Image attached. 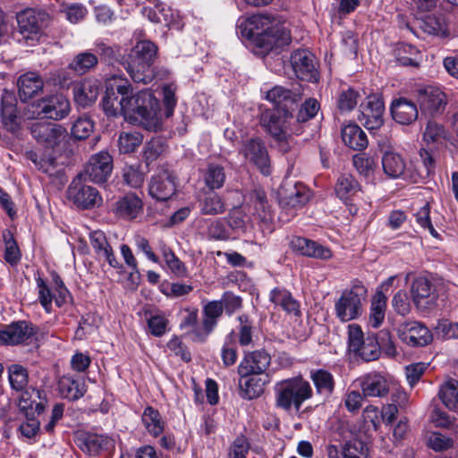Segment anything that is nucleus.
<instances>
[{
  "label": "nucleus",
  "instance_id": "obj_1",
  "mask_svg": "<svg viewBox=\"0 0 458 458\" xmlns=\"http://www.w3.org/2000/svg\"><path fill=\"white\" fill-rule=\"evenodd\" d=\"M132 91V86L126 79L113 77L106 83L102 98L103 111L109 117L122 115L131 124L157 131L161 126L158 100L149 89L136 94Z\"/></svg>",
  "mask_w": 458,
  "mask_h": 458
},
{
  "label": "nucleus",
  "instance_id": "obj_2",
  "mask_svg": "<svg viewBox=\"0 0 458 458\" xmlns=\"http://www.w3.org/2000/svg\"><path fill=\"white\" fill-rule=\"evenodd\" d=\"M237 33L267 51L289 44L290 32L283 26L280 17L258 13L247 18H240Z\"/></svg>",
  "mask_w": 458,
  "mask_h": 458
},
{
  "label": "nucleus",
  "instance_id": "obj_3",
  "mask_svg": "<svg viewBox=\"0 0 458 458\" xmlns=\"http://www.w3.org/2000/svg\"><path fill=\"white\" fill-rule=\"evenodd\" d=\"M247 213L241 208H233L227 217L228 225L234 231L246 232L252 227L250 214L256 216L260 222L268 224L271 221L266 193L261 188H255L245 197Z\"/></svg>",
  "mask_w": 458,
  "mask_h": 458
},
{
  "label": "nucleus",
  "instance_id": "obj_4",
  "mask_svg": "<svg viewBox=\"0 0 458 458\" xmlns=\"http://www.w3.org/2000/svg\"><path fill=\"white\" fill-rule=\"evenodd\" d=\"M312 395L310 384L301 376L277 381L274 386L275 405L285 411H298Z\"/></svg>",
  "mask_w": 458,
  "mask_h": 458
},
{
  "label": "nucleus",
  "instance_id": "obj_5",
  "mask_svg": "<svg viewBox=\"0 0 458 458\" xmlns=\"http://www.w3.org/2000/svg\"><path fill=\"white\" fill-rule=\"evenodd\" d=\"M366 296V287L361 283H354L350 289L344 291L335 302L336 317L342 322L358 318L362 314V301Z\"/></svg>",
  "mask_w": 458,
  "mask_h": 458
},
{
  "label": "nucleus",
  "instance_id": "obj_6",
  "mask_svg": "<svg viewBox=\"0 0 458 458\" xmlns=\"http://www.w3.org/2000/svg\"><path fill=\"white\" fill-rule=\"evenodd\" d=\"M31 107L33 114L37 117L55 121L65 118L71 111L68 98L59 93L48 95L37 100Z\"/></svg>",
  "mask_w": 458,
  "mask_h": 458
},
{
  "label": "nucleus",
  "instance_id": "obj_7",
  "mask_svg": "<svg viewBox=\"0 0 458 458\" xmlns=\"http://www.w3.org/2000/svg\"><path fill=\"white\" fill-rule=\"evenodd\" d=\"M113 171V157L107 151H100L89 158L80 177L84 181L103 183L107 181Z\"/></svg>",
  "mask_w": 458,
  "mask_h": 458
},
{
  "label": "nucleus",
  "instance_id": "obj_8",
  "mask_svg": "<svg viewBox=\"0 0 458 458\" xmlns=\"http://www.w3.org/2000/svg\"><path fill=\"white\" fill-rule=\"evenodd\" d=\"M83 177L78 174L72 180L67 190V197L78 208L83 209L92 208L99 206L102 202V198L98 190L92 186L85 185L81 182Z\"/></svg>",
  "mask_w": 458,
  "mask_h": 458
},
{
  "label": "nucleus",
  "instance_id": "obj_9",
  "mask_svg": "<svg viewBox=\"0 0 458 458\" xmlns=\"http://www.w3.org/2000/svg\"><path fill=\"white\" fill-rule=\"evenodd\" d=\"M245 160L254 165L264 175L271 174L270 157L262 140L255 138L246 140L240 149Z\"/></svg>",
  "mask_w": 458,
  "mask_h": 458
},
{
  "label": "nucleus",
  "instance_id": "obj_10",
  "mask_svg": "<svg viewBox=\"0 0 458 458\" xmlns=\"http://www.w3.org/2000/svg\"><path fill=\"white\" fill-rule=\"evenodd\" d=\"M399 338L411 347H423L429 344L433 335L429 329L418 321H407L397 327Z\"/></svg>",
  "mask_w": 458,
  "mask_h": 458
},
{
  "label": "nucleus",
  "instance_id": "obj_11",
  "mask_svg": "<svg viewBox=\"0 0 458 458\" xmlns=\"http://www.w3.org/2000/svg\"><path fill=\"white\" fill-rule=\"evenodd\" d=\"M292 119L290 111L266 110L261 114L260 123L275 140H281L289 132Z\"/></svg>",
  "mask_w": 458,
  "mask_h": 458
},
{
  "label": "nucleus",
  "instance_id": "obj_12",
  "mask_svg": "<svg viewBox=\"0 0 458 458\" xmlns=\"http://www.w3.org/2000/svg\"><path fill=\"white\" fill-rule=\"evenodd\" d=\"M359 121L368 130H376L383 125L385 110L383 100L377 95H370L360 105Z\"/></svg>",
  "mask_w": 458,
  "mask_h": 458
},
{
  "label": "nucleus",
  "instance_id": "obj_13",
  "mask_svg": "<svg viewBox=\"0 0 458 458\" xmlns=\"http://www.w3.org/2000/svg\"><path fill=\"white\" fill-rule=\"evenodd\" d=\"M417 97L421 112L428 115L441 114L447 104L444 91L435 86L420 89Z\"/></svg>",
  "mask_w": 458,
  "mask_h": 458
},
{
  "label": "nucleus",
  "instance_id": "obj_14",
  "mask_svg": "<svg viewBox=\"0 0 458 458\" xmlns=\"http://www.w3.org/2000/svg\"><path fill=\"white\" fill-rule=\"evenodd\" d=\"M33 138L47 148L58 146L65 138L66 130L60 124L36 122L30 127Z\"/></svg>",
  "mask_w": 458,
  "mask_h": 458
},
{
  "label": "nucleus",
  "instance_id": "obj_15",
  "mask_svg": "<svg viewBox=\"0 0 458 458\" xmlns=\"http://www.w3.org/2000/svg\"><path fill=\"white\" fill-rule=\"evenodd\" d=\"M291 64L295 75L308 81H317L318 72L316 66L315 56L306 49H298L292 54Z\"/></svg>",
  "mask_w": 458,
  "mask_h": 458
},
{
  "label": "nucleus",
  "instance_id": "obj_16",
  "mask_svg": "<svg viewBox=\"0 0 458 458\" xmlns=\"http://www.w3.org/2000/svg\"><path fill=\"white\" fill-rule=\"evenodd\" d=\"M271 361L270 355L265 351L258 350L246 352L237 367L240 377L251 374L264 375Z\"/></svg>",
  "mask_w": 458,
  "mask_h": 458
},
{
  "label": "nucleus",
  "instance_id": "obj_17",
  "mask_svg": "<svg viewBox=\"0 0 458 458\" xmlns=\"http://www.w3.org/2000/svg\"><path fill=\"white\" fill-rule=\"evenodd\" d=\"M47 14L34 9H27L17 14L18 28L26 38H33L39 34L47 20Z\"/></svg>",
  "mask_w": 458,
  "mask_h": 458
},
{
  "label": "nucleus",
  "instance_id": "obj_18",
  "mask_svg": "<svg viewBox=\"0 0 458 458\" xmlns=\"http://www.w3.org/2000/svg\"><path fill=\"white\" fill-rule=\"evenodd\" d=\"M223 304L219 301H208L203 307L202 332L193 330L192 340L202 342L213 331L217 325L218 318L223 314Z\"/></svg>",
  "mask_w": 458,
  "mask_h": 458
},
{
  "label": "nucleus",
  "instance_id": "obj_19",
  "mask_svg": "<svg viewBox=\"0 0 458 458\" xmlns=\"http://www.w3.org/2000/svg\"><path fill=\"white\" fill-rule=\"evenodd\" d=\"M33 335V327L28 322H13L0 329V345H17L27 341Z\"/></svg>",
  "mask_w": 458,
  "mask_h": 458
},
{
  "label": "nucleus",
  "instance_id": "obj_20",
  "mask_svg": "<svg viewBox=\"0 0 458 458\" xmlns=\"http://www.w3.org/2000/svg\"><path fill=\"white\" fill-rule=\"evenodd\" d=\"M148 191L157 200L169 199L175 193L174 176L167 170L159 172L152 176Z\"/></svg>",
  "mask_w": 458,
  "mask_h": 458
},
{
  "label": "nucleus",
  "instance_id": "obj_21",
  "mask_svg": "<svg viewBox=\"0 0 458 458\" xmlns=\"http://www.w3.org/2000/svg\"><path fill=\"white\" fill-rule=\"evenodd\" d=\"M411 293L412 301L419 309L431 307L437 299L435 288L425 277H418L413 281Z\"/></svg>",
  "mask_w": 458,
  "mask_h": 458
},
{
  "label": "nucleus",
  "instance_id": "obj_22",
  "mask_svg": "<svg viewBox=\"0 0 458 458\" xmlns=\"http://www.w3.org/2000/svg\"><path fill=\"white\" fill-rule=\"evenodd\" d=\"M290 247L296 253L309 258L328 259L332 257L330 249L304 237L293 236Z\"/></svg>",
  "mask_w": 458,
  "mask_h": 458
},
{
  "label": "nucleus",
  "instance_id": "obj_23",
  "mask_svg": "<svg viewBox=\"0 0 458 458\" xmlns=\"http://www.w3.org/2000/svg\"><path fill=\"white\" fill-rule=\"evenodd\" d=\"M364 397H384L388 394L389 384L386 376L371 372L359 378Z\"/></svg>",
  "mask_w": 458,
  "mask_h": 458
},
{
  "label": "nucleus",
  "instance_id": "obj_24",
  "mask_svg": "<svg viewBox=\"0 0 458 458\" xmlns=\"http://www.w3.org/2000/svg\"><path fill=\"white\" fill-rule=\"evenodd\" d=\"M89 242L98 260L104 259L114 268H123V265L116 259L113 249L102 231L97 230L91 232L89 233Z\"/></svg>",
  "mask_w": 458,
  "mask_h": 458
},
{
  "label": "nucleus",
  "instance_id": "obj_25",
  "mask_svg": "<svg viewBox=\"0 0 458 458\" xmlns=\"http://www.w3.org/2000/svg\"><path fill=\"white\" fill-rule=\"evenodd\" d=\"M382 166L384 173L391 178L415 180L413 173L407 169L406 162L399 153L386 151L382 157Z\"/></svg>",
  "mask_w": 458,
  "mask_h": 458
},
{
  "label": "nucleus",
  "instance_id": "obj_26",
  "mask_svg": "<svg viewBox=\"0 0 458 458\" xmlns=\"http://www.w3.org/2000/svg\"><path fill=\"white\" fill-rule=\"evenodd\" d=\"M100 90V82L95 79H85L74 84L72 92L77 105L82 107L95 103Z\"/></svg>",
  "mask_w": 458,
  "mask_h": 458
},
{
  "label": "nucleus",
  "instance_id": "obj_27",
  "mask_svg": "<svg viewBox=\"0 0 458 458\" xmlns=\"http://www.w3.org/2000/svg\"><path fill=\"white\" fill-rule=\"evenodd\" d=\"M393 119L400 124H411L418 118V107L416 104L405 98H399L391 105Z\"/></svg>",
  "mask_w": 458,
  "mask_h": 458
},
{
  "label": "nucleus",
  "instance_id": "obj_28",
  "mask_svg": "<svg viewBox=\"0 0 458 458\" xmlns=\"http://www.w3.org/2000/svg\"><path fill=\"white\" fill-rule=\"evenodd\" d=\"M112 440L105 435L83 432L77 436L76 445L84 453L97 455L102 450L107 449Z\"/></svg>",
  "mask_w": 458,
  "mask_h": 458
},
{
  "label": "nucleus",
  "instance_id": "obj_29",
  "mask_svg": "<svg viewBox=\"0 0 458 458\" xmlns=\"http://www.w3.org/2000/svg\"><path fill=\"white\" fill-rule=\"evenodd\" d=\"M262 92L265 94V99L275 106V110L290 111V108L297 101V95L282 86H275L267 90L262 89Z\"/></svg>",
  "mask_w": 458,
  "mask_h": 458
},
{
  "label": "nucleus",
  "instance_id": "obj_30",
  "mask_svg": "<svg viewBox=\"0 0 458 458\" xmlns=\"http://www.w3.org/2000/svg\"><path fill=\"white\" fill-rule=\"evenodd\" d=\"M18 92L21 101L25 102L42 90L44 82L36 72H26L18 79Z\"/></svg>",
  "mask_w": 458,
  "mask_h": 458
},
{
  "label": "nucleus",
  "instance_id": "obj_31",
  "mask_svg": "<svg viewBox=\"0 0 458 458\" xmlns=\"http://www.w3.org/2000/svg\"><path fill=\"white\" fill-rule=\"evenodd\" d=\"M19 398V407L24 411H34L38 414L44 411L46 407V397L43 391L36 388H28L21 391Z\"/></svg>",
  "mask_w": 458,
  "mask_h": 458
},
{
  "label": "nucleus",
  "instance_id": "obj_32",
  "mask_svg": "<svg viewBox=\"0 0 458 458\" xmlns=\"http://www.w3.org/2000/svg\"><path fill=\"white\" fill-rule=\"evenodd\" d=\"M267 375L251 374L250 376L240 377L239 386L243 393V397L252 400L260 396L267 382Z\"/></svg>",
  "mask_w": 458,
  "mask_h": 458
},
{
  "label": "nucleus",
  "instance_id": "obj_33",
  "mask_svg": "<svg viewBox=\"0 0 458 458\" xmlns=\"http://www.w3.org/2000/svg\"><path fill=\"white\" fill-rule=\"evenodd\" d=\"M269 300L276 306L281 307L282 310L288 314L293 316L301 315L299 301L295 300L292 293L284 288H274L270 292Z\"/></svg>",
  "mask_w": 458,
  "mask_h": 458
},
{
  "label": "nucleus",
  "instance_id": "obj_34",
  "mask_svg": "<svg viewBox=\"0 0 458 458\" xmlns=\"http://www.w3.org/2000/svg\"><path fill=\"white\" fill-rule=\"evenodd\" d=\"M116 213L126 219H134L143 211V203L135 194H127L115 203Z\"/></svg>",
  "mask_w": 458,
  "mask_h": 458
},
{
  "label": "nucleus",
  "instance_id": "obj_35",
  "mask_svg": "<svg viewBox=\"0 0 458 458\" xmlns=\"http://www.w3.org/2000/svg\"><path fill=\"white\" fill-rule=\"evenodd\" d=\"M125 69L131 80L137 83L148 84L155 78L153 65L139 59H130Z\"/></svg>",
  "mask_w": 458,
  "mask_h": 458
},
{
  "label": "nucleus",
  "instance_id": "obj_36",
  "mask_svg": "<svg viewBox=\"0 0 458 458\" xmlns=\"http://www.w3.org/2000/svg\"><path fill=\"white\" fill-rule=\"evenodd\" d=\"M58 389L62 397L71 401L80 399L86 393L85 384L69 375H64L60 377Z\"/></svg>",
  "mask_w": 458,
  "mask_h": 458
},
{
  "label": "nucleus",
  "instance_id": "obj_37",
  "mask_svg": "<svg viewBox=\"0 0 458 458\" xmlns=\"http://www.w3.org/2000/svg\"><path fill=\"white\" fill-rule=\"evenodd\" d=\"M342 140L345 145L354 150H362L368 146L366 133L355 123H349L343 127Z\"/></svg>",
  "mask_w": 458,
  "mask_h": 458
},
{
  "label": "nucleus",
  "instance_id": "obj_38",
  "mask_svg": "<svg viewBox=\"0 0 458 458\" xmlns=\"http://www.w3.org/2000/svg\"><path fill=\"white\" fill-rule=\"evenodd\" d=\"M387 297L382 291H377L371 300L369 316V325L378 328L385 320Z\"/></svg>",
  "mask_w": 458,
  "mask_h": 458
},
{
  "label": "nucleus",
  "instance_id": "obj_39",
  "mask_svg": "<svg viewBox=\"0 0 458 458\" xmlns=\"http://www.w3.org/2000/svg\"><path fill=\"white\" fill-rule=\"evenodd\" d=\"M141 420L145 428L152 437H157L163 434L165 422L157 410L151 406L146 407Z\"/></svg>",
  "mask_w": 458,
  "mask_h": 458
},
{
  "label": "nucleus",
  "instance_id": "obj_40",
  "mask_svg": "<svg viewBox=\"0 0 458 458\" xmlns=\"http://www.w3.org/2000/svg\"><path fill=\"white\" fill-rule=\"evenodd\" d=\"M310 378L318 394L329 397L335 389L334 376L327 370L319 369L311 370Z\"/></svg>",
  "mask_w": 458,
  "mask_h": 458
},
{
  "label": "nucleus",
  "instance_id": "obj_41",
  "mask_svg": "<svg viewBox=\"0 0 458 458\" xmlns=\"http://www.w3.org/2000/svg\"><path fill=\"white\" fill-rule=\"evenodd\" d=\"M199 209L203 215L216 216L225 211L226 205L217 193L209 192L199 200Z\"/></svg>",
  "mask_w": 458,
  "mask_h": 458
},
{
  "label": "nucleus",
  "instance_id": "obj_42",
  "mask_svg": "<svg viewBox=\"0 0 458 458\" xmlns=\"http://www.w3.org/2000/svg\"><path fill=\"white\" fill-rule=\"evenodd\" d=\"M283 197L285 204L293 208L302 207L310 199V192L301 182H295L293 186L284 191Z\"/></svg>",
  "mask_w": 458,
  "mask_h": 458
},
{
  "label": "nucleus",
  "instance_id": "obj_43",
  "mask_svg": "<svg viewBox=\"0 0 458 458\" xmlns=\"http://www.w3.org/2000/svg\"><path fill=\"white\" fill-rule=\"evenodd\" d=\"M435 167V160L431 152L425 148H420L419 151V157L414 161L413 175L415 180L417 178H426L430 175Z\"/></svg>",
  "mask_w": 458,
  "mask_h": 458
},
{
  "label": "nucleus",
  "instance_id": "obj_44",
  "mask_svg": "<svg viewBox=\"0 0 458 458\" xmlns=\"http://www.w3.org/2000/svg\"><path fill=\"white\" fill-rule=\"evenodd\" d=\"M157 47L149 40H141L138 42L131 49L130 59H139L153 65L157 57Z\"/></svg>",
  "mask_w": 458,
  "mask_h": 458
},
{
  "label": "nucleus",
  "instance_id": "obj_45",
  "mask_svg": "<svg viewBox=\"0 0 458 458\" xmlns=\"http://www.w3.org/2000/svg\"><path fill=\"white\" fill-rule=\"evenodd\" d=\"M397 62L403 66H418L421 61L420 52L409 44H400L395 49Z\"/></svg>",
  "mask_w": 458,
  "mask_h": 458
},
{
  "label": "nucleus",
  "instance_id": "obj_46",
  "mask_svg": "<svg viewBox=\"0 0 458 458\" xmlns=\"http://www.w3.org/2000/svg\"><path fill=\"white\" fill-rule=\"evenodd\" d=\"M360 190L358 182L350 174L340 176L335 185L336 195L344 202H347Z\"/></svg>",
  "mask_w": 458,
  "mask_h": 458
},
{
  "label": "nucleus",
  "instance_id": "obj_47",
  "mask_svg": "<svg viewBox=\"0 0 458 458\" xmlns=\"http://www.w3.org/2000/svg\"><path fill=\"white\" fill-rule=\"evenodd\" d=\"M13 99V94L5 92L2 98V119L8 131H15L18 129V117Z\"/></svg>",
  "mask_w": 458,
  "mask_h": 458
},
{
  "label": "nucleus",
  "instance_id": "obj_48",
  "mask_svg": "<svg viewBox=\"0 0 458 458\" xmlns=\"http://www.w3.org/2000/svg\"><path fill=\"white\" fill-rule=\"evenodd\" d=\"M438 395L442 403L449 410L458 407V381L449 379L439 388Z\"/></svg>",
  "mask_w": 458,
  "mask_h": 458
},
{
  "label": "nucleus",
  "instance_id": "obj_49",
  "mask_svg": "<svg viewBox=\"0 0 458 458\" xmlns=\"http://www.w3.org/2000/svg\"><path fill=\"white\" fill-rule=\"evenodd\" d=\"M221 359L225 367L233 366L238 360L236 334L231 331L225 338L221 348Z\"/></svg>",
  "mask_w": 458,
  "mask_h": 458
},
{
  "label": "nucleus",
  "instance_id": "obj_50",
  "mask_svg": "<svg viewBox=\"0 0 458 458\" xmlns=\"http://www.w3.org/2000/svg\"><path fill=\"white\" fill-rule=\"evenodd\" d=\"M98 64V57L96 55L85 51L78 54L70 63L69 68L78 74H84L89 72Z\"/></svg>",
  "mask_w": 458,
  "mask_h": 458
},
{
  "label": "nucleus",
  "instance_id": "obj_51",
  "mask_svg": "<svg viewBox=\"0 0 458 458\" xmlns=\"http://www.w3.org/2000/svg\"><path fill=\"white\" fill-rule=\"evenodd\" d=\"M143 136L138 131H123L118 138L119 151L123 154L134 152L142 143Z\"/></svg>",
  "mask_w": 458,
  "mask_h": 458
},
{
  "label": "nucleus",
  "instance_id": "obj_52",
  "mask_svg": "<svg viewBox=\"0 0 458 458\" xmlns=\"http://www.w3.org/2000/svg\"><path fill=\"white\" fill-rule=\"evenodd\" d=\"M343 458H369L367 444L360 439H352L342 447Z\"/></svg>",
  "mask_w": 458,
  "mask_h": 458
},
{
  "label": "nucleus",
  "instance_id": "obj_53",
  "mask_svg": "<svg viewBox=\"0 0 458 458\" xmlns=\"http://www.w3.org/2000/svg\"><path fill=\"white\" fill-rule=\"evenodd\" d=\"M425 32L440 38H447L449 36L445 20L440 16H428L422 24Z\"/></svg>",
  "mask_w": 458,
  "mask_h": 458
},
{
  "label": "nucleus",
  "instance_id": "obj_54",
  "mask_svg": "<svg viewBox=\"0 0 458 458\" xmlns=\"http://www.w3.org/2000/svg\"><path fill=\"white\" fill-rule=\"evenodd\" d=\"M4 242V260L11 266H15L21 261V254L20 249L10 232L3 233Z\"/></svg>",
  "mask_w": 458,
  "mask_h": 458
},
{
  "label": "nucleus",
  "instance_id": "obj_55",
  "mask_svg": "<svg viewBox=\"0 0 458 458\" xmlns=\"http://www.w3.org/2000/svg\"><path fill=\"white\" fill-rule=\"evenodd\" d=\"M9 381L15 391H22L28 385L27 370L21 365L13 364L9 368Z\"/></svg>",
  "mask_w": 458,
  "mask_h": 458
},
{
  "label": "nucleus",
  "instance_id": "obj_56",
  "mask_svg": "<svg viewBox=\"0 0 458 458\" xmlns=\"http://www.w3.org/2000/svg\"><path fill=\"white\" fill-rule=\"evenodd\" d=\"M225 181V174L224 168L220 165H210L205 174L206 185L211 189H220L223 187Z\"/></svg>",
  "mask_w": 458,
  "mask_h": 458
},
{
  "label": "nucleus",
  "instance_id": "obj_57",
  "mask_svg": "<svg viewBox=\"0 0 458 458\" xmlns=\"http://www.w3.org/2000/svg\"><path fill=\"white\" fill-rule=\"evenodd\" d=\"M164 141L159 138H153L148 141L143 148V158L147 165L156 161L165 151Z\"/></svg>",
  "mask_w": 458,
  "mask_h": 458
},
{
  "label": "nucleus",
  "instance_id": "obj_58",
  "mask_svg": "<svg viewBox=\"0 0 458 458\" xmlns=\"http://www.w3.org/2000/svg\"><path fill=\"white\" fill-rule=\"evenodd\" d=\"M123 178L131 188H140L144 182V174L140 170L139 165H125L123 168Z\"/></svg>",
  "mask_w": 458,
  "mask_h": 458
},
{
  "label": "nucleus",
  "instance_id": "obj_59",
  "mask_svg": "<svg viewBox=\"0 0 458 458\" xmlns=\"http://www.w3.org/2000/svg\"><path fill=\"white\" fill-rule=\"evenodd\" d=\"M240 326L238 327V341L240 345L248 346L252 342V321L248 315L238 317Z\"/></svg>",
  "mask_w": 458,
  "mask_h": 458
},
{
  "label": "nucleus",
  "instance_id": "obj_60",
  "mask_svg": "<svg viewBox=\"0 0 458 458\" xmlns=\"http://www.w3.org/2000/svg\"><path fill=\"white\" fill-rule=\"evenodd\" d=\"M378 344L374 338L368 337L364 344L354 352L365 361L375 360L379 357Z\"/></svg>",
  "mask_w": 458,
  "mask_h": 458
},
{
  "label": "nucleus",
  "instance_id": "obj_61",
  "mask_svg": "<svg viewBox=\"0 0 458 458\" xmlns=\"http://www.w3.org/2000/svg\"><path fill=\"white\" fill-rule=\"evenodd\" d=\"M319 109L320 105L316 98H310L306 99L298 111L297 121L299 123H304L314 118Z\"/></svg>",
  "mask_w": 458,
  "mask_h": 458
},
{
  "label": "nucleus",
  "instance_id": "obj_62",
  "mask_svg": "<svg viewBox=\"0 0 458 458\" xmlns=\"http://www.w3.org/2000/svg\"><path fill=\"white\" fill-rule=\"evenodd\" d=\"M360 95L352 89L343 90L337 100V106L341 112H350L357 105Z\"/></svg>",
  "mask_w": 458,
  "mask_h": 458
},
{
  "label": "nucleus",
  "instance_id": "obj_63",
  "mask_svg": "<svg viewBox=\"0 0 458 458\" xmlns=\"http://www.w3.org/2000/svg\"><path fill=\"white\" fill-rule=\"evenodd\" d=\"M143 14L154 23H168L172 19V12L165 5H157L156 10L144 8Z\"/></svg>",
  "mask_w": 458,
  "mask_h": 458
},
{
  "label": "nucleus",
  "instance_id": "obj_64",
  "mask_svg": "<svg viewBox=\"0 0 458 458\" xmlns=\"http://www.w3.org/2000/svg\"><path fill=\"white\" fill-rule=\"evenodd\" d=\"M446 132L443 125L436 122H428L424 134L423 139L427 143H437L445 138Z\"/></svg>",
  "mask_w": 458,
  "mask_h": 458
}]
</instances>
